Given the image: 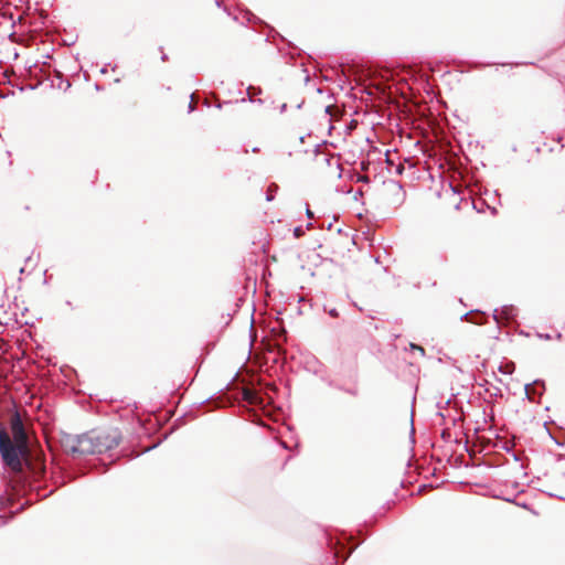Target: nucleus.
Listing matches in <instances>:
<instances>
[{
  "instance_id": "nucleus-10",
  "label": "nucleus",
  "mask_w": 565,
  "mask_h": 565,
  "mask_svg": "<svg viewBox=\"0 0 565 565\" xmlns=\"http://www.w3.org/2000/svg\"><path fill=\"white\" fill-rule=\"evenodd\" d=\"M332 109H333V107H332V106H328V107L326 108L327 113H329L330 115H332Z\"/></svg>"
},
{
  "instance_id": "nucleus-3",
  "label": "nucleus",
  "mask_w": 565,
  "mask_h": 565,
  "mask_svg": "<svg viewBox=\"0 0 565 565\" xmlns=\"http://www.w3.org/2000/svg\"><path fill=\"white\" fill-rule=\"evenodd\" d=\"M93 446L96 448L95 454H102L118 446L117 436H111L106 431H90Z\"/></svg>"
},
{
  "instance_id": "nucleus-4",
  "label": "nucleus",
  "mask_w": 565,
  "mask_h": 565,
  "mask_svg": "<svg viewBox=\"0 0 565 565\" xmlns=\"http://www.w3.org/2000/svg\"><path fill=\"white\" fill-rule=\"evenodd\" d=\"M10 426H11V431H12V436H13L12 443L21 445V446H29L28 445V435L25 433L23 423L18 413H15L11 416Z\"/></svg>"
},
{
  "instance_id": "nucleus-12",
  "label": "nucleus",
  "mask_w": 565,
  "mask_h": 565,
  "mask_svg": "<svg viewBox=\"0 0 565 565\" xmlns=\"http://www.w3.org/2000/svg\"><path fill=\"white\" fill-rule=\"evenodd\" d=\"M330 315H331V316H333V317H337V316H338V313L335 312V310H331V311H330Z\"/></svg>"
},
{
  "instance_id": "nucleus-6",
  "label": "nucleus",
  "mask_w": 565,
  "mask_h": 565,
  "mask_svg": "<svg viewBox=\"0 0 565 565\" xmlns=\"http://www.w3.org/2000/svg\"><path fill=\"white\" fill-rule=\"evenodd\" d=\"M499 371L505 375H511L515 371V364L508 361L499 366Z\"/></svg>"
},
{
  "instance_id": "nucleus-2",
  "label": "nucleus",
  "mask_w": 565,
  "mask_h": 565,
  "mask_svg": "<svg viewBox=\"0 0 565 565\" xmlns=\"http://www.w3.org/2000/svg\"><path fill=\"white\" fill-rule=\"evenodd\" d=\"M65 447L68 452L78 456L94 455L96 449L93 446L90 433L68 439Z\"/></svg>"
},
{
  "instance_id": "nucleus-8",
  "label": "nucleus",
  "mask_w": 565,
  "mask_h": 565,
  "mask_svg": "<svg viewBox=\"0 0 565 565\" xmlns=\"http://www.w3.org/2000/svg\"><path fill=\"white\" fill-rule=\"evenodd\" d=\"M411 349H412V350H415V351H418V352L420 353V355H425V350H424V348H423V347H420V345H417V344L412 343V344H411Z\"/></svg>"
},
{
  "instance_id": "nucleus-11",
  "label": "nucleus",
  "mask_w": 565,
  "mask_h": 565,
  "mask_svg": "<svg viewBox=\"0 0 565 565\" xmlns=\"http://www.w3.org/2000/svg\"><path fill=\"white\" fill-rule=\"evenodd\" d=\"M307 216L308 217H312L313 216V213L309 209H307Z\"/></svg>"
},
{
  "instance_id": "nucleus-9",
  "label": "nucleus",
  "mask_w": 565,
  "mask_h": 565,
  "mask_svg": "<svg viewBox=\"0 0 565 565\" xmlns=\"http://www.w3.org/2000/svg\"><path fill=\"white\" fill-rule=\"evenodd\" d=\"M302 234H303V231H302L301 227H296L295 228V236L296 237H300Z\"/></svg>"
},
{
  "instance_id": "nucleus-1",
  "label": "nucleus",
  "mask_w": 565,
  "mask_h": 565,
  "mask_svg": "<svg viewBox=\"0 0 565 565\" xmlns=\"http://www.w3.org/2000/svg\"><path fill=\"white\" fill-rule=\"evenodd\" d=\"M0 452L4 463L14 472H21L23 462L29 461V446L13 444L7 431L0 428Z\"/></svg>"
},
{
  "instance_id": "nucleus-5",
  "label": "nucleus",
  "mask_w": 565,
  "mask_h": 565,
  "mask_svg": "<svg viewBox=\"0 0 565 565\" xmlns=\"http://www.w3.org/2000/svg\"><path fill=\"white\" fill-rule=\"evenodd\" d=\"M243 398H244V401L248 402L249 404L256 405V404L260 403L256 392H254L249 388H244Z\"/></svg>"
},
{
  "instance_id": "nucleus-7",
  "label": "nucleus",
  "mask_w": 565,
  "mask_h": 565,
  "mask_svg": "<svg viewBox=\"0 0 565 565\" xmlns=\"http://www.w3.org/2000/svg\"><path fill=\"white\" fill-rule=\"evenodd\" d=\"M190 103H189V111L194 110L196 100L194 99V94H190Z\"/></svg>"
}]
</instances>
